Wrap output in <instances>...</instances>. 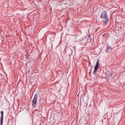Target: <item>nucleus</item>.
<instances>
[{
  "label": "nucleus",
  "mask_w": 125,
  "mask_h": 125,
  "mask_svg": "<svg viewBox=\"0 0 125 125\" xmlns=\"http://www.w3.org/2000/svg\"><path fill=\"white\" fill-rule=\"evenodd\" d=\"M105 52H106L107 53L109 52V49H107V48H106Z\"/></svg>",
  "instance_id": "423d86ee"
},
{
  "label": "nucleus",
  "mask_w": 125,
  "mask_h": 125,
  "mask_svg": "<svg viewBox=\"0 0 125 125\" xmlns=\"http://www.w3.org/2000/svg\"><path fill=\"white\" fill-rule=\"evenodd\" d=\"M32 106L34 109L37 107V103H38V94H35L34 97L32 100Z\"/></svg>",
  "instance_id": "f03ea898"
},
{
  "label": "nucleus",
  "mask_w": 125,
  "mask_h": 125,
  "mask_svg": "<svg viewBox=\"0 0 125 125\" xmlns=\"http://www.w3.org/2000/svg\"><path fill=\"white\" fill-rule=\"evenodd\" d=\"M100 18H101L105 23L107 24L109 22V17H108V14H107V11H103L101 13Z\"/></svg>",
  "instance_id": "f257e3e1"
},
{
  "label": "nucleus",
  "mask_w": 125,
  "mask_h": 125,
  "mask_svg": "<svg viewBox=\"0 0 125 125\" xmlns=\"http://www.w3.org/2000/svg\"><path fill=\"white\" fill-rule=\"evenodd\" d=\"M0 114H1V119H0V125H2L3 124V111H1L0 112Z\"/></svg>",
  "instance_id": "20e7f679"
},
{
  "label": "nucleus",
  "mask_w": 125,
  "mask_h": 125,
  "mask_svg": "<svg viewBox=\"0 0 125 125\" xmlns=\"http://www.w3.org/2000/svg\"><path fill=\"white\" fill-rule=\"evenodd\" d=\"M71 53H73V50H71Z\"/></svg>",
  "instance_id": "0eeeda50"
},
{
  "label": "nucleus",
  "mask_w": 125,
  "mask_h": 125,
  "mask_svg": "<svg viewBox=\"0 0 125 125\" xmlns=\"http://www.w3.org/2000/svg\"><path fill=\"white\" fill-rule=\"evenodd\" d=\"M106 49H111V50H112V49H113V48H112L111 46H109V45H107L106 47Z\"/></svg>",
  "instance_id": "39448f33"
},
{
  "label": "nucleus",
  "mask_w": 125,
  "mask_h": 125,
  "mask_svg": "<svg viewBox=\"0 0 125 125\" xmlns=\"http://www.w3.org/2000/svg\"><path fill=\"white\" fill-rule=\"evenodd\" d=\"M99 68V61L98 60L96 63V66H95L94 67V70L93 71L94 75H96V73H97V70H98Z\"/></svg>",
  "instance_id": "7ed1b4c3"
}]
</instances>
